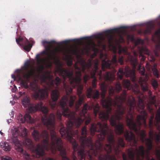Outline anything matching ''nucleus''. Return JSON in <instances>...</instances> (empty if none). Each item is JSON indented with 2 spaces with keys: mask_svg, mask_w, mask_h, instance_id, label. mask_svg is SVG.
I'll use <instances>...</instances> for the list:
<instances>
[{
  "mask_svg": "<svg viewBox=\"0 0 160 160\" xmlns=\"http://www.w3.org/2000/svg\"><path fill=\"white\" fill-rule=\"evenodd\" d=\"M76 98L75 96H71L69 101L68 96H63L58 103L60 110H58L56 113L58 121L61 120L62 115L68 118L67 128H62L59 132L62 138H66L72 143L73 150L72 155V160H78L75 155L76 152L78 151L77 154L79 160H85L87 155L89 160H94L95 157H97L98 160H117L114 155H110V154L113 152L118 157L120 147L124 148L125 143L123 139L121 138H118L117 142L115 141L113 131L109 128L106 123L102 124L98 122L97 124H92L90 128L91 135L93 136L95 132L98 133L96 134L97 140L95 143L92 142L90 137H87V130L85 127L82 128L81 135L79 134L77 129L73 130L74 124L78 128L84 121L86 125L91 122V117L89 116L87 117L85 115L88 110L93 109L95 116L100 111L98 104L95 105L92 103L89 106L85 104L82 110L83 118L78 117L76 118L75 113L71 111L68 105L69 102V106L71 108L73 106Z\"/></svg>",
  "mask_w": 160,
  "mask_h": 160,
  "instance_id": "obj_1",
  "label": "nucleus"
},
{
  "mask_svg": "<svg viewBox=\"0 0 160 160\" xmlns=\"http://www.w3.org/2000/svg\"><path fill=\"white\" fill-rule=\"evenodd\" d=\"M55 120H54L53 127L50 125H46L42 123L50 131L51 142H49V136L48 132L46 130L42 131L41 134L37 130H34L32 135L34 139L36 141L41 140V143H38L35 147L32 140L28 138L27 129L24 128L20 133V136L23 138V145L31 151L32 157L28 158V160H56L53 158L43 156L45 154V150L50 151L52 153L55 154L59 151L62 160H70L66 156L65 148L63 147V143L61 139L58 137L55 131Z\"/></svg>",
  "mask_w": 160,
  "mask_h": 160,
  "instance_id": "obj_2",
  "label": "nucleus"
},
{
  "mask_svg": "<svg viewBox=\"0 0 160 160\" xmlns=\"http://www.w3.org/2000/svg\"><path fill=\"white\" fill-rule=\"evenodd\" d=\"M87 63L84 61H81L79 64L80 67H78L77 62L74 65L76 70V77H73V72L69 71L62 67L59 66L56 68V71L59 75L62 77L64 80L63 85L64 90L65 91L68 96H69L72 92V89L71 86L73 87H77V92L78 100L75 103V108L76 110H78L80 106L84 102L85 96L81 94L83 87L80 84L82 80V72L86 73V70L89 71V68L92 67V63L91 60H89Z\"/></svg>",
  "mask_w": 160,
  "mask_h": 160,
  "instance_id": "obj_3",
  "label": "nucleus"
},
{
  "mask_svg": "<svg viewBox=\"0 0 160 160\" xmlns=\"http://www.w3.org/2000/svg\"><path fill=\"white\" fill-rule=\"evenodd\" d=\"M123 112H117L114 116L112 117L110 120L111 123L115 128V132L117 134L120 135L124 134L126 140L129 143L131 146H134L135 148L130 147L127 149L128 157L126 154L123 152L122 157L123 160H144L145 153V150L142 145L137 148V140L133 133L131 131L126 130L124 131V125L122 123H118L117 125L116 120H119L122 118L121 115H123Z\"/></svg>",
  "mask_w": 160,
  "mask_h": 160,
  "instance_id": "obj_4",
  "label": "nucleus"
},
{
  "mask_svg": "<svg viewBox=\"0 0 160 160\" xmlns=\"http://www.w3.org/2000/svg\"><path fill=\"white\" fill-rule=\"evenodd\" d=\"M30 101V98L27 96L24 97L22 100V104L25 108L28 107V112H34L38 110H41L43 114L42 116L41 120L45 125H50L53 127L54 120L56 119V117L53 113H51L48 116V108L43 105V103L41 101L36 102L34 104L29 106Z\"/></svg>",
  "mask_w": 160,
  "mask_h": 160,
  "instance_id": "obj_5",
  "label": "nucleus"
},
{
  "mask_svg": "<svg viewBox=\"0 0 160 160\" xmlns=\"http://www.w3.org/2000/svg\"><path fill=\"white\" fill-rule=\"evenodd\" d=\"M117 62L116 55L112 56L111 61L103 60L102 62V69L103 71H105L106 69H111V71L107 72L104 77L105 81H107L108 83L110 84L116 79L115 73L116 71L114 67Z\"/></svg>",
  "mask_w": 160,
  "mask_h": 160,
  "instance_id": "obj_6",
  "label": "nucleus"
},
{
  "mask_svg": "<svg viewBox=\"0 0 160 160\" xmlns=\"http://www.w3.org/2000/svg\"><path fill=\"white\" fill-rule=\"evenodd\" d=\"M23 70L24 72L23 77L25 80H23L21 77L19 73L18 74V80L21 82V86L26 89H28L29 86L28 82H29L30 78L34 77L36 70L34 66L31 65L29 61H27L25 63Z\"/></svg>",
  "mask_w": 160,
  "mask_h": 160,
  "instance_id": "obj_7",
  "label": "nucleus"
},
{
  "mask_svg": "<svg viewBox=\"0 0 160 160\" xmlns=\"http://www.w3.org/2000/svg\"><path fill=\"white\" fill-rule=\"evenodd\" d=\"M20 136V131L19 130L17 129L13 132L12 140L15 145V149L23 156L24 160H28V158L32 157L26 151L22 148V144L21 141H19L18 137Z\"/></svg>",
  "mask_w": 160,
  "mask_h": 160,
  "instance_id": "obj_8",
  "label": "nucleus"
},
{
  "mask_svg": "<svg viewBox=\"0 0 160 160\" xmlns=\"http://www.w3.org/2000/svg\"><path fill=\"white\" fill-rule=\"evenodd\" d=\"M41 79L42 82L45 84L46 89L50 90L59 86L61 83V80L59 77H57L54 79L53 77L50 74L43 75Z\"/></svg>",
  "mask_w": 160,
  "mask_h": 160,
  "instance_id": "obj_9",
  "label": "nucleus"
},
{
  "mask_svg": "<svg viewBox=\"0 0 160 160\" xmlns=\"http://www.w3.org/2000/svg\"><path fill=\"white\" fill-rule=\"evenodd\" d=\"M30 89L34 91L32 94V98L37 100L43 99L47 95L46 89L40 88L36 82V81L30 82Z\"/></svg>",
  "mask_w": 160,
  "mask_h": 160,
  "instance_id": "obj_10",
  "label": "nucleus"
},
{
  "mask_svg": "<svg viewBox=\"0 0 160 160\" xmlns=\"http://www.w3.org/2000/svg\"><path fill=\"white\" fill-rule=\"evenodd\" d=\"M51 96L52 101H49V104L52 109H54L58 107L56 102L60 96V93L58 90H54L51 92Z\"/></svg>",
  "mask_w": 160,
  "mask_h": 160,
  "instance_id": "obj_11",
  "label": "nucleus"
},
{
  "mask_svg": "<svg viewBox=\"0 0 160 160\" xmlns=\"http://www.w3.org/2000/svg\"><path fill=\"white\" fill-rule=\"evenodd\" d=\"M16 41L18 44L23 47L24 50L27 52L30 51L32 46L29 43L28 40L24 39L20 36L16 38Z\"/></svg>",
  "mask_w": 160,
  "mask_h": 160,
  "instance_id": "obj_12",
  "label": "nucleus"
},
{
  "mask_svg": "<svg viewBox=\"0 0 160 160\" xmlns=\"http://www.w3.org/2000/svg\"><path fill=\"white\" fill-rule=\"evenodd\" d=\"M98 61H97L95 63L93 68L92 69L91 71L90 72L91 77L92 78H93L92 82V87L94 88L96 87L97 84V80L95 77V76L98 70Z\"/></svg>",
  "mask_w": 160,
  "mask_h": 160,
  "instance_id": "obj_13",
  "label": "nucleus"
},
{
  "mask_svg": "<svg viewBox=\"0 0 160 160\" xmlns=\"http://www.w3.org/2000/svg\"><path fill=\"white\" fill-rule=\"evenodd\" d=\"M62 51V49L61 47L56 48L53 49L51 53L48 51L47 54L48 59L51 60H55L57 58V54Z\"/></svg>",
  "mask_w": 160,
  "mask_h": 160,
  "instance_id": "obj_14",
  "label": "nucleus"
},
{
  "mask_svg": "<svg viewBox=\"0 0 160 160\" xmlns=\"http://www.w3.org/2000/svg\"><path fill=\"white\" fill-rule=\"evenodd\" d=\"M86 95L88 98L97 99L99 97V93L98 90H93L92 88H89L86 91Z\"/></svg>",
  "mask_w": 160,
  "mask_h": 160,
  "instance_id": "obj_15",
  "label": "nucleus"
},
{
  "mask_svg": "<svg viewBox=\"0 0 160 160\" xmlns=\"http://www.w3.org/2000/svg\"><path fill=\"white\" fill-rule=\"evenodd\" d=\"M139 57L141 61H144L145 60V57L143 55V53L146 54H148L149 51L146 48L142 47L139 50Z\"/></svg>",
  "mask_w": 160,
  "mask_h": 160,
  "instance_id": "obj_16",
  "label": "nucleus"
},
{
  "mask_svg": "<svg viewBox=\"0 0 160 160\" xmlns=\"http://www.w3.org/2000/svg\"><path fill=\"white\" fill-rule=\"evenodd\" d=\"M20 121L22 123H24L26 121L28 122L33 123L34 122L33 119L28 113L26 114L24 117L21 118Z\"/></svg>",
  "mask_w": 160,
  "mask_h": 160,
  "instance_id": "obj_17",
  "label": "nucleus"
},
{
  "mask_svg": "<svg viewBox=\"0 0 160 160\" xmlns=\"http://www.w3.org/2000/svg\"><path fill=\"white\" fill-rule=\"evenodd\" d=\"M1 147L3 148V149L6 151H9L11 149V148L9 143L7 142L2 143L1 145Z\"/></svg>",
  "mask_w": 160,
  "mask_h": 160,
  "instance_id": "obj_18",
  "label": "nucleus"
},
{
  "mask_svg": "<svg viewBox=\"0 0 160 160\" xmlns=\"http://www.w3.org/2000/svg\"><path fill=\"white\" fill-rule=\"evenodd\" d=\"M152 70L154 76L158 78L159 76V74L156 66H154L152 67Z\"/></svg>",
  "mask_w": 160,
  "mask_h": 160,
  "instance_id": "obj_19",
  "label": "nucleus"
},
{
  "mask_svg": "<svg viewBox=\"0 0 160 160\" xmlns=\"http://www.w3.org/2000/svg\"><path fill=\"white\" fill-rule=\"evenodd\" d=\"M42 44L44 45L45 44H48L49 45L50 48L52 47L53 44H56V41L54 40L51 41L50 42H48L47 41L44 40L42 42Z\"/></svg>",
  "mask_w": 160,
  "mask_h": 160,
  "instance_id": "obj_20",
  "label": "nucleus"
},
{
  "mask_svg": "<svg viewBox=\"0 0 160 160\" xmlns=\"http://www.w3.org/2000/svg\"><path fill=\"white\" fill-rule=\"evenodd\" d=\"M151 84L155 89L157 88L158 87V84L157 80L155 79H152L151 82Z\"/></svg>",
  "mask_w": 160,
  "mask_h": 160,
  "instance_id": "obj_21",
  "label": "nucleus"
},
{
  "mask_svg": "<svg viewBox=\"0 0 160 160\" xmlns=\"http://www.w3.org/2000/svg\"><path fill=\"white\" fill-rule=\"evenodd\" d=\"M36 58L37 61L38 63L40 64H42L43 63L44 60L43 59L40 58L39 55H37L36 56Z\"/></svg>",
  "mask_w": 160,
  "mask_h": 160,
  "instance_id": "obj_22",
  "label": "nucleus"
},
{
  "mask_svg": "<svg viewBox=\"0 0 160 160\" xmlns=\"http://www.w3.org/2000/svg\"><path fill=\"white\" fill-rule=\"evenodd\" d=\"M89 78V75L86 74L83 77V80L85 83H86L88 80Z\"/></svg>",
  "mask_w": 160,
  "mask_h": 160,
  "instance_id": "obj_23",
  "label": "nucleus"
},
{
  "mask_svg": "<svg viewBox=\"0 0 160 160\" xmlns=\"http://www.w3.org/2000/svg\"><path fill=\"white\" fill-rule=\"evenodd\" d=\"M118 61L121 65H122L123 64V57L122 56L119 57L118 59Z\"/></svg>",
  "mask_w": 160,
  "mask_h": 160,
  "instance_id": "obj_24",
  "label": "nucleus"
},
{
  "mask_svg": "<svg viewBox=\"0 0 160 160\" xmlns=\"http://www.w3.org/2000/svg\"><path fill=\"white\" fill-rule=\"evenodd\" d=\"M1 160H12L11 158L8 156H4L2 157Z\"/></svg>",
  "mask_w": 160,
  "mask_h": 160,
  "instance_id": "obj_25",
  "label": "nucleus"
},
{
  "mask_svg": "<svg viewBox=\"0 0 160 160\" xmlns=\"http://www.w3.org/2000/svg\"><path fill=\"white\" fill-rule=\"evenodd\" d=\"M46 48H47L48 50H47L46 51H43L42 52V55L46 54L48 57V55L47 54V52H48V51L49 52V50L50 49V47H46Z\"/></svg>",
  "mask_w": 160,
  "mask_h": 160,
  "instance_id": "obj_26",
  "label": "nucleus"
},
{
  "mask_svg": "<svg viewBox=\"0 0 160 160\" xmlns=\"http://www.w3.org/2000/svg\"><path fill=\"white\" fill-rule=\"evenodd\" d=\"M142 40L140 39H138L135 41V44L136 45L142 43Z\"/></svg>",
  "mask_w": 160,
  "mask_h": 160,
  "instance_id": "obj_27",
  "label": "nucleus"
},
{
  "mask_svg": "<svg viewBox=\"0 0 160 160\" xmlns=\"http://www.w3.org/2000/svg\"><path fill=\"white\" fill-rule=\"evenodd\" d=\"M144 33L146 34H150L151 31L149 28H148L144 30Z\"/></svg>",
  "mask_w": 160,
  "mask_h": 160,
  "instance_id": "obj_28",
  "label": "nucleus"
},
{
  "mask_svg": "<svg viewBox=\"0 0 160 160\" xmlns=\"http://www.w3.org/2000/svg\"><path fill=\"white\" fill-rule=\"evenodd\" d=\"M155 35L158 37L160 35V29H158L155 32Z\"/></svg>",
  "mask_w": 160,
  "mask_h": 160,
  "instance_id": "obj_29",
  "label": "nucleus"
},
{
  "mask_svg": "<svg viewBox=\"0 0 160 160\" xmlns=\"http://www.w3.org/2000/svg\"><path fill=\"white\" fill-rule=\"evenodd\" d=\"M17 90V88L15 85H14V87L12 88V92H15Z\"/></svg>",
  "mask_w": 160,
  "mask_h": 160,
  "instance_id": "obj_30",
  "label": "nucleus"
},
{
  "mask_svg": "<svg viewBox=\"0 0 160 160\" xmlns=\"http://www.w3.org/2000/svg\"><path fill=\"white\" fill-rule=\"evenodd\" d=\"M122 51V47L121 46H119L118 48V53L119 54H120L121 53Z\"/></svg>",
  "mask_w": 160,
  "mask_h": 160,
  "instance_id": "obj_31",
  "label": "nucleus"
},
{
  "mask_svg": "<svg viewBox=\"0 0 160 160\" xmlns=\"http://www.w3.org/2000/svg\"><path fill=\"white\" fill-rule=\"evenodd\" d=\"M19 94L20 95V96H21L23 95L25 96L26 95V93L25 92H19Z\"/></svg>",
  "mask_w": 160,
  "mask_h": 160,
  "instance_id": "obj_32",
  "label": "nucleus"
},
{
  "mask_svg": "<svg viewBox=\"0 0 160 160\" xmlns=\"http://www.w3.org/2000/svg\"><path fill=\"white\" fill-rule=\"evenodd\" d=\"M98 76H99L100 78H101L102 77V71L100 70L99 72H98Z\"/></svg>",
  "mask_w": 160,
  "mask_h": 160,
  "instance_id": "obj_33",
  "label": "nucleus"
},
{
  "mask_svg": "<svg viewBox=\"0 0 160 160\" xmlns=\"http://www.w3.org/2000/svg\"><path fill=\"white\" fill-rule=\"evenodd\" d=\"M148 103L151 104H153L156 106V102H149Z\"/></svg>",
  "mask_w": 160,
  "mask_h": 160,
  "instance_id": "obj_34",
  "label": "nucleus"
},
{
  "mask_svg": "<svg viewBox=\"0 0 160 160\" xmlns=\"http://www.w3.org/2000/svg\"><path fill=\"white\" fill-rule=\"evenodd\" d=\"M151 58H152V62H154L155 60V58L153 56L151 57Z\"/></svg>",
  "mask_w": 160,
  "mask_h": 160,
  "instance_id": "obj_35",
  "label": "nucleus"
},
{
  "mask_svg": "<svg viewBox=\"0 0 160 160\" xmlns=\"http://www.w3.org/2000/svg\"><path fill=\"white\" fill-rule=\"evenodd\" d=\"M39 68L41 69L42 70L43 69V67L42 65H40L39 67Z\"/></svg>",
  "mask_w": 160,
  "mask_h": 160,
  "instance_id": "obj_36",
  "label": "nucleus"
},
{
  "mask_svg": "<svg viewBox=\"0 0 160 160\" xmlns=\"http://www.w3.org/2000/svg\"><path fill=\"white\" fill-rule=\"evenodd\" d=\"M68 43V41H64L62 42V43L64 44H67Z\"/></svg>",
  "mask_w": 160,
  "mask_h": 160,
  "instance_id": "obj_37",
  "label": "nucleus"
},
{
  "mask_svg": "<svg viewBox=\"0 0 160 160\" xmlns=\"http://www.w3.org/2000/svg\"><path fill=\"white\" fill-rule=\"evenodd\" d=\"M74 41L75 42H78L79 41V40L77 39H75L74 40Z\"/></svg>",
  "mask_w": 160,
  "mask_h": 160,
  "instance_id": "obj_38",
  "label": "nucleus"
},
{
  "mask_svg": "<svg viewBox=\"0 0 160 160\" xmlns=\"http://www.w3.org/2000/svg\"><path fill=\"white\" fill-rule=\"evenodd\" d=\"M88 39V37L83 38H82V40H83V39Z\"/></svg>",
  "mask_w": 160,
  "mask_h": 160,
  "instance_id": "obj_39",
  "label": "nucleus"
},
{
  "mask_svg": "<svg viewBox=\"0 0 160 160\" xmlns=\"http://www.w3.org/2000/svg\"><path fill=\"white\" fill-rule=\"evenodd\" d=\"M101 36L99 35H97L96 36V37L98 38H100Z\"/></svg>",
  "mask_w": 160,
  "mask_h": 160,
  "instance_id": "obj_40",
  "label": "nucleus"
},
{
  "mask_svg": "<svg viewBox=\"0 0 160 160\" xmlns=\"http://www.w3.org/2000/svg\"><path fill=\"white\" fill-rule=\"evenodd\" d=\"M12 78H13L14 79L15 78V76L13 75H12Z\"/></svg>",
  "mask_w": 160,
  "mask_h": 160,
  "instance_id": "obj_41",
  "label": "nucleus"
},
{
  "mask_svg": "<svg viewBox=\"0 0 160 160\" xmlns=\"http://www.w3.org/2000/svg\"><path fill=\"white\" fill-rule=\"evenodd\" d=\"M72 63L71 62H70L68 64V65L69 66H70L72 65Z\"/></svg>",
  "mask_w": 160,
  "mask_h": 160,
  "instance_id": "obj_42",
  "label": "nucleus"
},
{
  "mask_svg": "<svg viewBox=\"0 0 160 160\" xmlns=\"http://www.w3.org/2000/svg\"><path fill=\"white\" fill-rule=\"evenodd\" d=\"M157 48H159L160 49V45H158L157 46Z\"/></svg>",
  "mask_w": 160,
  "mask_h": 160,
  "instance_id": "obj_43",
  "label": "nucleus"
},
{
  "mask_svg": "<svg viewBox=\"0 0 160 160\" xmlns=\"http://www.w3.org/2000/svg\"><path fill=\"white\" fill-rule=\"evenodd\" d=\"M0 133L2 135L3 134V132H2L1 131H0Z\"/></svg>",
  "mask_w": 160,
  "mask_h": 160,
  "instance_id": "obj_44",
  "label": "nucleus"
},
{
  "mask_svg": "<svg viewBox=\"0 0 160 160\" xmlns=\"http://www.w3.org/2000/svg\"><path fill=\"white\" fill-rule=\"evenodd\" d=\"M158 109L159 111H160V106L159 107Z\"/></svg>",
  "mask_w": 160,
  "mask_h": 160,
  "instance_id": "obj_45",
  "label": "nucleus"
},
{
  "mask_svg": "<svg viewBox=\"0 0 160 160\" xmlns=\"http://www.w3.org/2000/svg\"><path fill=\"white\" fill-rule=\"evenodd\" d=\"M107 32H108V33H109L110 32V31H108Z\"/></svg>",
  "mask_w": 160,
  "mask_h": 160,
  "instance_id": "obj_46",
  "label": "nucleus"
},
{
  "mask_svg": "<svg viewBox=\"0 0 160 160\" xmlns=\"http://www.w3.org/2000/svg\"><path fill=\"white\" fill-rule=\"evenodd\" d=\"M155 55H156V56H157V53H155Z\"/></svg>",
  "mask_w": 160,
  "mask_h": 160,
  "instance_id": "obj_47",
  "label": "nucleus"
},
{
  "mask_svg": "<svg viewBox=\"0 0 160 160\" xmlns=\"http://www.w3.org/2000/svg\"><path fill=\"white\" fill-rule=\"evenodd\" d=\"M123 28V27H121V28Z\"/></svg>",
  "mask_w": 160,
  "mask_h": 160,
  "instance_id": "obj_48",
  "label": "nucleus"
},
{
  "mask_svg": "<svg viewBox=\"0 0 160 160\" xmlns=\"http://www.w3.org/2000/svg\"><path fill=\"white\" fill-rule=\"evenodd\" d=\"M116 50H115V52H116Z\"/></svg>",
  "mask_w": 160,
  "mask_h": 160,
  "instance_id": "obj_49",
  "label": "nucleus"
},
{
  "mask_svg": "<svg viewBox=\"0 0 160 160\" xmlns=\"http://www.w3.org/2000/svg\"><path fill=\"white\" fill-rule=\"evenodd\" d=\"M136 54V53H134V54H135H135Z\"/></svg>",
  "mask_w": 160,
  "mask_h": 160,
  "instance_id": "obj_50",
  "label": "nucleus"
}]
</instances>
